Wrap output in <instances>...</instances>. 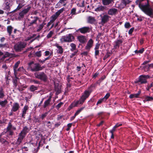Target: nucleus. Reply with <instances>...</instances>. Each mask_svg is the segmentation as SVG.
Wrapping results in <instances>:
<instances>
[{"mask_svg": "<svg viewBox=\"0 0 153 153\" xmlns=\"http://www.w3.org/2000/svg\"><path fill=\"white\" fill-rule=\"evenodd\" d=\"M135 3L146 14L151 17L153 16V9L149 5L148 0H137Z\"/></svg>", "mask_w": 153, "mask_h": 153, "instance_id": "nucleus-1", "label": "nucleus"}, {"mask_svg": "<svg viewBox=\"0 0 153 153\" xmlns=\"http://www.w3.org/2000/svg\"><path fill=\"white\" fill-rule=\"evenodd\" d=\"M28 66L32 71H37L42 70L43 68L38 63H34L33 62L28 63Z\"/></svg>", "mask_w": 153, "mask_h": 153, "instance_id": "nucleus-2", "label": "nucleus"}, {"mask_svg": "<svg viewBox=\"0 0 153 153\" xmlns=\"http://www.w3.org/2000/svg\"><path fill=\"white\" fill-rule=\"evenodd\" d=\"M90 93L89 91H85L84 92V94L82 95L79 100L78 101L75 102L77 106L79 104H82L83 103L86 99L88 97Z\"/></svg>", "mask_w": 153, "mask_h": 153, "instance_id": "nucleus-3", "label": "nucleus"}, {"mask_svg": "<svg viewBox=\"0 0 153 153\" xmlns=\"http://www.w3.org/2000/svg\"><path fill=\"white\" fill-rule=\"evenodd\" d=\"M74 39V36L71 34H69L62 36L60 39V41L62 43L69 42H72Z\"/></svg>", "mask_w": 153, "mask_h": 153, "instance_id": "nucleus-4", "label": "nucleus"}, {"mask_svg": "<svg viewBox=\"0 0 153 153\" xmlns=\"http://www.w3.org/2000/svg\"><path fill=\"white\" fill-rule=\"evenodd\" d=\"M27 45V43L25 42H20L16 44L14 46L15 50L18 52L20 51Z\"/></svg>", "mask_w": 153, "mask_h": 153, "instance_id": "nucleus-5", "label": "nucleus"}, {"mask_svg": "<svg viewBox=\"0 0 153 153\" xmlns=\"http://www.w3.org/2000/svg\"><path fill=\"white\" fill-rule=\"evenodd\" d=\"M13 0H4L3 4V9L7 11L9 13H11L13 11L10 12V7L13 4Z\"/></svg>", "mask_w": 153, "mask_h": 153, "instance_id": "nucleus-6", "label": "nucleus"}, {"mask_svg": "<svg viewBox=\"0 0 153 153\" xmlns=\"http://www.w3.org/2000/svg\"><path fill=\"white\" fill-rule=\"evenodd\" d=\"M35 77L45 82H46L48 79L47 76L43 72H37L34 74Z\"/></svg>", "mask_w": 153, "mask_h": 153, "instance_id": "nucleus-7", "label": "nucleus"}, {"mask_svg": "<svg viewBox=\"0 0 153 153\" xmlns=\"http://www.w3.org/2000/svg\"><path fill=\"white\" fill-rule=\"evenodd\" d=\"M150 78V76L148 75H140L139 77L138 80L137 81V82H140L141 84L146 83L147 82L146 79Z\"/></svg>", "mask_w": 153, "mask_h": 153, "instance_id": "nucleus-8", "label": "nucleus"}, {"mask_svg": "<svg viewBox=\"0 0 153 153\" xmlns=\"http://www.w3.org/2000/svg\"><path fill=\"white\" fill-rule=\"evenodd\" d=\"M77 31H79L81 33L85 34L90 32V28L88 27H84L79 28Z\"/></svg>", "mask_w": 153, "mask_h": 153, "instance_id": "nucleus-9", "label": "nucleus"}, {"mask_svg": "<svg viewBox=\"0 0 153 153\" xmlns=\"http://www.w3.org/2000/svg\"><path fill=\"white\" fill-rule=\"evenodd\" d=\"M30 130L29 128H28L26 126H25L23 127L22 130L21 131L19 134L25 137L27 133L29 132Z\"/></svg>", "mask_w": 153, "mask_h": 153, "instance_id": "nucleus-10", "label": "nucleus"}, {"mask_svg": "<svg viewBox=\"0 0 153 153\" xmlns=\"http://www.w3.org/2000/svg\"><path fill=\"white\" fill-rule=\"evenodd\" d=\"M101 19V23L104 24L107 22L110 18L109 16L106 14H103V16L100 15Z\"/></svg>", "mask_w": 153, "mask_h": 153, "instance_id": "nucleus-11", "label": "nucleus"}, {"mask_svg": "<svg viewBox=\"0 0 153 153\" xmlns=\"http://www.w3.org/2000/svg\"><path fill=\"white\" fill-rule=\"evenodd\" d=\"M94 43V41L92 39H90L88 41L87 44L85 47V50L90 51L91 48L92 47Z\"/></svg>", "mask_w": 153, "mask_h": 153, "instance_id": "nucleus-12", "label": "nucleus"}, {"mask_svg": "<svg viewBox=\"0 0 153 153\" xmlns=\"http://www.w3.org/2000/svg\"><path fill=\"white\" fill-rule=\"evenodd\" d=\"M118 13V10L114 8H111L108 11L107 13L108 15L111 16L115 15Z\"/></svg>", "mask_w": 153, "mask_h": 153, "instance_id": "nucleus-13", "label": "nucleus"}, {"mask_svg": "<svg viewBox=\"0 0 153 153\" xmlns=\"http://www.w3.org/2000/svg\"><path fill=\"white\" fill-rule=\"evenodd\" d=\"M51 96H50L49 98L44 102V104L43 105V107L44 108H48L51 105Z\"/></svg>", "mask_w": 153, "mask_h": 153, "instance_id": "nucleus-14", "label": "nucleus"}, {"mask_svg": "<svg viewBox=\"0 0 153 153\" xmlns=\"http://www.w3.org/2000/svg\"><path fill=\"white\" fill-rule=\"evenodd\" d=\"M130 2L129 0H123L119 5V7L120 9H123L125 7L126 5Z\"/></svg>", "mask_w": 153, "mask_h": 153, "instance_id": "nucleus-15", "label": "nucleus"}, {"mask_svg": "<svg viewBox=\"0 0 153 153\" xmlns=\"http://www.w3.org/2000/svg\"><path fill=\"white\" fill-rule=\"evenodd\" d=\"M13 122V120H10L8 123V126L6 128V131H10V130H16V128L13 126L12 123Z\"/></svg>", "mask_w": 153, "mask_h": 153, "instance_id": "nucleus-16", "label": "nucleus"}, {"mask_svg": "<svg viewBox=\"0 0 153 153\" xmlns=\"http://www.w3.org/2000/svg\"><path fill=\"white\" fill-rule=\"evenodd\" d=\"M77 39L81 43H84L87 41L86 38L84 36H77Z\"/></svg>", "mask_w": 153, "mask_h": 153, "instance_id": "nucleus-17", "label": "nucleus"}, {"mask_svg": "<svg viewBox=\"0 0 153 153\" xmlns=\"http://www.w3.org/2000/svg\"><path fill=\"white\" fill-rule=\"evenodd\" d=\"M17 3L19 4L16 10H19L23 7L25 5V1L24 0H18L17 1Z\"/></svg>", "mask_w": 153, "mask_h": 153, "instance_id": "nucleus-18", "label": "nucleus"}, {"mask_svg": "<svg viewBox=\"0 0 153 153\" xmlns=\"http://www.w3.org/2000/svg\"><path fill=\"white\" fill-rule=\"evenodd\" d=\"M20 107L19 103L15 102L13 104L12 108L11 109V111L15 112L17 111Z\"/></svg>", "mask_w": 153, "mask_h": 153, "instance_id": "nucleus-19", "label": "nucleus"}, {"mask_svg": "<svg viewBox=\"0 0 153 153\" xmlns=\"http://www.w3.org/2000/svg\"><path fill=\"white\" fill-rule=\"evenodd\" d=\"M114 0H102V4L106 6L112 4Z\"/></svg>", "mask_w": 153, "mask_h": 153, "instance_id": "nucleus-20", "label": "nucleus"}, {"mask_svg": "<svg viewBox=\"0 0 153 153\" xmlns=\"http://www.w3.org/2000/svg\"><path fill=\"white\" fill-rule=\"evenodd\" d=\"M31 18L32 19V20H30L29 23L30 25V26L32 25L33 24H36L37 21L39 19L38 17H31Z\"/></svg>", "mask_w": 153, "mask_h": 153, "instance_id": "nucleus-21", "label": "nucleus"}, {"mask_svg": "<svg viewBox=\"0 0 153 153\" xmlns=\"http://www.w3.org/2000/svg\"><path fill=\"white\" fill-rule=\"evenodd\" d=\"M96 21L95 17L92 16H89L87 18V22L88 23L93 24Z\"/></svg>", "mask_w": 153, "mask_h": 153, "instance_id": "nucleus-22", "label": "nucleus"}, {"mask_svg": "<svg viewBox=\"0 0 153 153\" xmlns=\"http://www.w3.org/2000/svg\"><path fill=\"white\" fill-rule=\"evenodd\" d=\"M29 108L28 107L27 105H25L22 111V117L23 118H25V114H26V112L28 110Z\"/></svg>", "mask_w": 153, "mask_h": 153, "instance_id": "nucleus-23", "label": "nucleus"}, {"mask_svg": "<svg viewBox=\"0 0 153 153\" xmlns=\"http://www.w3.org/2000/svg\"><path fill=\"white\" fill-rule=\"evenodd\" d=\"M56 46L58 49L57 52L58 53L62 54L63 51V49L61 46L59 45L58 44L56 45Z\"/></svg>", "mask_w": 153, "mask_h": 153, "instance_id": "nucleus-24", "label": "nucleus"}, {"mask_svg": "<svg viewBox=\"0 0 153 153\" xmlns=\"http://www.w3.org/2000/svg\"><path fill=\"white\" fill-rule=\"evenodd\" d=\"M24 138V137L19 134L18 138L16 143V144L17 146L20 144Z\"/></svg>", "mask_w": 153, "mask_h": 153, "instance_id": "nucleus-25", "label": "nucleus"}, {"mask_svg": "<svg viewBox=\"0 0 153 153\" xmlns=\"http://www.w3.org/2000/svg\"><path fill=\"white\" fill-rule=\"evenodd\" d=\"M106 7L104 6H100L95 8L94 10L96 12L103 11L105 9Z\"/></svg>", "mask_w": 153, "mask_h": 153, "instance_id": "nucleus-26", "label": "nucleus"}, {"mask_svg": "<svg viewBox=\"0 0 153 153\" xmlns=\"http://www.w3.org/2000/svg\"><path fill=\"white\" fill-rule=\"evenodd\" d=\"M123 42V41L122 40H118L115 42V45H114V47L115 48H119V46L122 45Z\"/></svg>", "mask_w": 153, "mask_h": 153, "instance_id": "nucleus-27", "label": "nucleus"}, {"mask_svg": "<svg viewBox=\"0 0 153 153\" xmlns=\"http://www.w3.org/2000/svg\"><path fill=\"white\" fill-rule=\"evenodd\" d=\"M140 93L141 91L140 90L138 91L137 94H131L130 95L129 97L131 99H132L134 98H137L139 97Z\"/></svg>", "mask_w": 153, "mask_h": 153, "instance_id": "nucleus-28", "label": "nucleus"}, {"mask_svg": "<svg viewBox=\"0 0 153 153\" xmlns=\"http://www.w3.org/2000/svg\"><path fill=\"white\" fill-rule=\"evenodd\" d=\"M13 29V27L11 26H8L7 27V31L9 34V36H10L11 35Z\"/></svg>", "mask_w": 153, "mask_h": 153, "instance_id": "nucleus-29", "label": "nucleus"}, {"mask_svg": "<svg viewBox=\"0 0 153 153\" xmlns=\"http://www.w3.org/2000/svg\"><path fill=\"white\" fill-rule=\"evenodd\" d=\"M31 7L29 5H27L26 7V8L24 9L22 12L25 15L31 9Z\"/></svg>", "mask_w": 153, "mask_h": 153, "instance_id": "nucleus-30", "label": "nucleus"}, {"mask_svg": "<svg viewBox=\"0 0 153 153\" xmlns=\"http://www.w3.org/2000/svg\"><path fill=\"white\" fill-rule=\"evenodd\" d=\"M7 103V100L6 99L4 101L0 100V105L2 107H4Z\"/></svg>", "mask_w": 153, "mask_h": 153, "instance_id": "nucleus-31", "label": "nucleus"}, {"mask_svg": "<svg viewBox=\"0 0 153 153\" xmlns=\"http://www.w3.org/2000/svg\"><path fill=\"white\" fill-rule=\"evenodd\" d=\"M20 61H18L15 64L13 67V70L15 74L16 71V69L19 66V65L20 63Z\"/></svg>", "mask_w": 153, "mask_h": 153, "instance_id": "nucleus-32", "label": "nucleus"}, {"mask_svg": "<svg viewBox=\"0 0 153 153\" xmlns=\"http://www.w3.org/2000/svg\"><path fill=\"white\" fill-rule=\"evenodd\" d=\"M64 10V8H62L59 10H58L57 12H56L55 15L57 17L59 16L60 15V14Z\"/></svg>", "mask_w": 153, "mask_h": 153, "instance_id": "nucleus-33", "label": "nucleus"}, {"mask_svg": "<svg viewBox=\"0 0 153 153\" xmlns=\"http://www.w3.org/2000/svg\"><path fill=\"white\" fill-rule=\"evenodd\" d=\"M29 89L31 91L33 92L37 89V87L34 85H32L30 86Z\"/></svg>", "mask_w": 153, "mask_h": 153, "instance_id": "nucleus-34", "label": "nucleus"}, {"mask_svg": "<svg viewBox=\"0 0 153 153\" xmlns=\"http://www.w3.org/2000/svg\"><path fill=\"white\" fill-rule=\"evenodd\" d=\"M77 106L75 102H74L69 107L68 109L69 111L72 109L73 107Z\"/></svg>", "mask_w": 153, "mask_h": 153, "instance_id": "nucleus-35", "label": "nucleus"}, {"mask_svg": "<svg viewBox=\"0 0 153 153\" xmlns=\"http://www.w3.org/2000/svg\"><path fill=\"white\" fill-rule=\"evenodd\" d=\"M18 82V79L17 78H15L13 79V87L16 88Z\"/></svg>", "mask_w": 153, "mask_h": 153, "instance_id": "nucleus-36", "label": "nucleus"}, {"mask_svg": "<svg viewBox=\"0 0 153 153\" xmlns=\"http://www.w3.org/2000/svg\"><path fill=\"white\" fill-rule=\"evenodd\" d=\"M4 96V94L3 89L1 88L0 89V98L1 99L3 98Z\"/></svg>", "mask_w": 153, "mask_h": 153, "instance_id": "nucleus-37", "label": "nucleus"}, {"mask_svg": "<svg viewBox=\"0 0 153 153\" xmlns=\"http://www.w3.org/2000/svg\"><path fill=\"white\" fill-rule=\"evenodd\" d=\"M111 54V53L109 51H107L106 54L104 57L103 59L104 60H105L107 58H108Z\"/></svg>", "mask_w": 153, "mask_h": 153, "instance_id": "nucleus-38", "label": "nucleus"}, {"mask_svg": "<svg viewBox=\"0 0 153 153\" xmlns=\"http://www.w3.org/2000/svg\"><path fill=\"white\" fill-rule=\"evenodd\" d=\"M48 114V112H45V113L42 114L40 116V118L43 120L45 117Z\"/></svg>", "mask_w": 153, "mask_h": 153, "instance_id": "nucleus-39", "label": "nucleus"}, {"mask_svg": "<svg viewBox=\"0 0 153 153\" xmlns=\"http://www.w3.org/2000/svg\"><path fill=\"white\" fill-rule=\"evenodd\" d=\"M54 32L53 31H51L49 33L47 34L46 37L48 39H49L51 37L53 34Z\"/></svg>", "mask_w": 153, "mask_h": 153, "instance_id": "nucleus-40", "label": "nucleus"}, {"mask_svg": "<svg viewBox=\"0 0 153 153\" xmlns=\"http://www.w3.org/2000/svg\"><path fill=\"white\" fill-rule=\"evenodd\" d=\"M70 46L71 48V50L72 51H73L75 50L76 49V45L74 43H72L70 44Z\"/></svg>", "mask_w": 153, "mask_h": 153, "instance_id": "nucleus-41", "label": "nucleus"}, {"mask_svg": "<svg viewBox=\"0 0 153 153\" xmlns=\"http://www.w3.org/2000/svg\"><path fill=\"white\" fill-rule=\"evenodd\" d=\"M57 17H58L55 14L52 15L51 17V21L54 22V21L56 19Z\"/></svg>", "mask_w": 153, "mask_h": 153, "instance_id": "nucleus-42", "label": "nucleus"}, {"mask_svg": "<svg viewBox=\"0 0 153 153\" xmlns=\"http://www.w3.org/2000/svg\"><path fill=\"white\" fill-rule=\"evenodd\" d=\"M9 47V45L7 44H0V48H7Z\"/></svg>", "mask_w": 153, "mask_h": 153, "instance_id": "nucleus-43", "label": "nucleus"}, {"mask_svg": "<svg viewBox=\"0 0 153 153\" xmlns=\"http://www.w3.org/2000/svg\"><path fill=\"white\" fill-rule=\"evenodd\" d=\"M85 107H83L79 109L75 113V115H76V116L78 115L81 112V111L84 109Z\"/></svg>", "mask_w": 153, "mask_h": 153, "instance_id": "nucleus-44", "label": "nucleus"}, {"mask_svg": "<svg viewBox=\"0 0 153 153\" xmlns=\"http://www.w3.org/2000/svg\"><path fill=\"white\" fill-rule=\"evenodd\" d=\"M44 26V24H43L40 25L38 27V29L37 30V32L40 31L43 28Z\"/></svg>", "mask_w": 153, "mask_h": 153, "instance_id": "nucleus-45", "label": "nucleus"}, {"mask_svg": "<svg viewBox=\"0 0 153 153\" xmlns=\"http://www.w3.org/2000/svg\"><path fill=\"white\" fill-rule=\"evenodd\" d=\"M63 104V103L62 102H60L59 104H58L56 106V108L58 110L61 106Z\"/></svg>", "mask_w": 153, "mask_h": 153, "instance_id": "nucleus-46", "label": "nucleus"}, {"mask_svg": "<svg viewBox=\"0 0 153 153\" xmlns=\"http://www.w3.org/2000/svg\"><path fill=\"white\" fill-rule=\"evenodd\" d=\"M146 101H152L153 100V97L147 96L145 99Z\"/></svg>", "mask_w": 153, "mask_h": 153, "instance_id": "nucleus-47", "label": "nucleus"}, {"mask_svg": "<svg viewBox=\"0 0 153 153\" xmlns=\"http://www.w3.org/2000/svg\"><path fill=\"white\" fill-rule=\"evenodd\" d=\"M124 26L126 28H129L131 27V25L129 22H126L125 23Z\"/></svg>", "mask_w": 153, "mask_h": 153, "instance_id": "nucleus-48", "label": "nucleus"}, {"mask_svg": "<svg viewBox=\"0 0 153 153\" xmlns=\"http://www.w3.org/2000/svg\"><path fill=\"white\" fill-rule=\"evenodd\" d=\"M46 126L49 128H51L52 127L51 123L50 121L46 122Z\"/></svg>", "mask_w": 153, "mask_h": 153, "instance_id": "nucleus-49", "label": "nucleus"}, {"mask_svg": "<svg viewBox=\"0 0 153 153\" xmlns=\"http://www.w3.org/2000/svg\"><path fill=\"white\" fill-rule=\"evenodd\" d=\"M110 96V94L109 93H107L105 96L102 98L104 99V100L105 101L106 100H107L108 98Z\"/></svg>", "mask_w": 153, "mask_h": 153, "instance_id": "nucleus-50", "label": "nucleus"}, {"mask_svg": "<svg viewBox=\"0 0 153 153\" xmlns=\"http://www.w3.org/2000/svg\"><path fill=\"white\" fill-rule=\"evenodd\" d=\"M105 102L103 98L99 100L97 102V105H98V104H100L102 102Z\"/></svg>", "mask_w": 153, "mask_h": 153, "instance_id": "nucleus-51", "label": "nucleus"}, {"mask_svg": "<svg viewBox=\"0 0 153 153\" xmlns=\"http://www.w3.org/2000/svg\"><path fill=\"white\" fill-rule=\"evenodd\" d=\"M35 54L38 57H40L41 55V51H40L37 52L35 53Z\"/></svg>", "mask_w": 153, "mask_h": 153, "instance_id": "nucleus-52", "label": "nucleus"}, {"mask_svg": "<svg viewBox=\"0 0 153 153\" xmlns=\"http://www.w3.org/2000/svg\"><path fill=\"white\" fill-rule=\"evenodd\" d=\"M76 9L74 8L71 10V13L73 15H74L76 13Z\"/></svg>", "mask_w": 153, "mask_h": 153, "instance_id": "nucleus-53", "label": "nucleus"}, {"mask_svg": "<svg viewBox=\"0 0 153 153\" xmlns=\"http://www.w3.org/2000/svg\"><path fill=\"white\" fill-rule=\"evenodd\" d=\"M25 14L21 12L19 14V18H22L23 17L24 15Z\"/></svg>", "mask_w": 153, "mask_h": 153, "instance_id": "nucleus-54", "label": "nucleus"}, {"mask_svg": "<svg viewBox=\"0 0 153 153\" xmlns=\"http://www.w3.org/2000/svg\"><path fill=\"white\" fill-rule=\"evenodd\" d=\"M72 125V123H70L67 125L68 128L66 129V130L68 131L70 129V128L71 127Z\"/></svg>", "mask_w": 153, "mask_h": 153, "instance_id": "nucleus-55", "label": "nucleus"}, {"mask_svg": "<svg viewBox=\"0 0 153 153\" xmlns=\"http://www.w3.org/2000/svg\"><path fill=\"white\" fill-rule=\"evenodd\" d=\"M31 82H33L35 84H39L40 83V82L39 81L34 79L32 80L31 81Z\"/></svg>", "mask_w": 153, "mask_h": 153, "instance_id": "nucleus-56", "label": "nucleus"}, {"mask_svg": "<svg viewBox=\"0 0 153 153\" xmlns=\"http://www.w3.org/2000/svg\"><path fill=\"white\" fill-rule=\"evenodd\" d=\"M100 45L99 44L97 43L95 45V46L94 48L95 50H99L98 49L99 48Z\"/></svg>", "mask_w": 153, "mask_h": 153, "instance_id": "nucleus-57", "label": "nucleus"}, {"mask_svg": "<svg viewBox=\"0 0 153 153\" xmlns=\"http://www.w3.org/2000/svg\"><path fill=\"white\" fill-rule=\"evenodd\" d=\"M144 51V49L143 48H142L141 49L139 50L138 51L136 50L135 52H137V53H142Z\"/></svg>", "mask_w": 153, "mask_h": 153, "instance_id": "nucleus-58", "label": "nucleus"}, {"mask_svg": "<svg viewBox=\"0 0 153 153\" xmlns=\"http://www.w3.org/2000/svg\"><path fill=\"white\" fill-rule=\"evenodd\" d=\"M134 30V28L132 27L128 31V33L129 34H132V33L133 31Z\"/></svg>", "mask_w": 153, "mask_h": 153, "instance_id": "nucleus-59", "label": "nucleus"}, {"mask_svg": "<svg viewBox=\"0 0 153 153\" xmlns=\"http://www.w3.org/2000/svg\"><path fill=\"white\" fill-rule=\"evenodd\" d=\"M4 55L7 57L10 56V54L8 52H6Z\"/></svg>", "mask_w": 153, "mask_h": 153, "instance_id": "nucleus-60", "label": "nucleus"}, {"mask_svg": "<svg viewBox=\"0 0 153 153\" xmlns=\"http://www.w3.org/2000/svg\"><path fill=\"white\" fill-rule=\"evenodd\" d=\"M153 86V84L151 83V84L149 85H148L147 88H146V90L147 91H149V89Z\"/></svg>", "mask_w": 153, "mask_h": 153, "instance_id": "nucleus-61", "label": "nucleus"}, {"mask_svg": "<svg viewBox=\"0 0 153 153\" xmlns=\"http://www.w3.org/2000/svg\"><path fill=\"white\" fill-rule=\"evenodd\" d=\"M6 142V140L4 139L1 138L0 139V142L1 143H4L5 142Z\"/></svg>", "mask_w": 153, "mask_h": 153, "instance_id": "nucleus-62", "label": "nucleus"}, {"mask_svg": "<svg viewBox=\"0 0 153 153\" xmlns=\"http://www.w3.org/2000/svg\"><path fill=\"white\" fill-rule=\"evenodd\" d=\"M8 131L9 133V135H13V132L12 131V130H10V131H7V132Z\"/></svg>", "mask_w": 153, "mask_h": 153, "instance_id": "nucleus-63", "label": "nucleus"}, {"mask_svg": "<svg viewBox=\"0 0 153 153\" xmlns=\"http://www.w3.org/2000/svg\"><path fill=\"white\" fill-rule=\"evenodd\" d=\"M99 53V50H95V56L98 55Z\"/></svg>", "mask_w": 153, "mask_h": 153, "instance_id": "nucleus-64", "label": "nucleus"}]
</instances>
